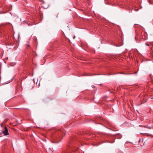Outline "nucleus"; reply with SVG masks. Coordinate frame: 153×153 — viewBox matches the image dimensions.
Instances as JSON below:
<instances>
[{
	"mask_svg": "<svg viewBox=\"0 0 153 153\" xmlns=\"http://www.w3.org/2000/svg\"><path fill=\"white\" fill-rule=\"evenodd\" d=\"M3 133L5 135H7L9 134L8 130L6 127H5L4 130L3 131Z\"/></svg>",
	"mask_w": 153,
	"mask_h": 153,
	"instance_id": "f257e3e1",
	"label": "nucleus"
},
{
	"mask_svg": "<svg viewBox=\"0 0 153 153\" xmlns=\"http://www.w3.org/2000/svg\"><path fill=\"white\" fill-rule=\"evenodd\" d=\"M146 45H147V46H149V44H148V43H146Z\"/></svg>",
	"mask_w": 153,
	"mask_h": 153,
	"instance_id": "7ed1b4c3",
	"label": "nucleus"
},
{
	"mask_svg": "<svg viewBox=\"0 0 153 153\" xmlns=\"http://www.w3.org/2000/svg\"><path fill=\"white\" fill-rule=\"evenodd\" d=\"M149 3L151 4H153L152 1H151L150 0H149Z\"/></svg>",
	"mask_w": 153,
	"mask_h": 153,
	"instance_id": "f03ea898",
	"label": "nucleus"
},
{
	"mask_svg": "<svg viewBox=\"0 0 153 153\" xmlns=\"http://www.w3.org/2000/svg\"><path fill=\"white\" fill-rule=\"evenodd\" d=\"M61 140V139H59V140L57 142H56V143H58Z\"/></svg>",
	"mask_w": 153,
	"mask_h": 153,
	"instance_id": "20e7f679",
	"label": "nucleus"
}]
</instances>
